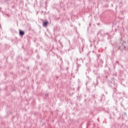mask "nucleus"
<instances>
[{"mask_svg": "<svg viewBox=\"0 0 128 128\" xmlns=\"http://www.w3.org/2000/svg\"><path fill=\"white\" fill-rule=\"evenodd\" d=\"M124 114L125 116H128V115L126 114V112H124Z\"/></svg>", "mask_w": 128, "mask_h": 128, "instance_id": "a211bd4d", "label": "nucleus"}, {"mask_svg": "<svg viewBox=\"0 0 128 128\" xmlns=\"http://www.w3.org/2000/svg\"><path fill=\"white\" fill-rule=\"evenodd\" d=\"M108 84H112V82L111 81H109Z\"/></svg>", "mask_w": 128, "mask_h": 128, "instance_id": "aec40b11", "label": "nucleus"}, {"mask_svg": "<svg viewBox=\"0 0 128 128\" xmlns=\"http://www.w3.org/2000/svg\"><path fill=\"white\" fill-rule=\"evenodd\" d=\"M8 114H12V111H8Z\"/></svg>", "mask_w": 128, "mask_h": 128, "instance_id": "f8f14e48", "label": "nucleus"}, {"mask_svg": "<svg viewBox=\"0 0 128 128\" xmlns=\"http://www.w3.org/2000/svg\"><path fill=\"white\" fill-rule=\"evenodd\" d=\"M6 14V16H8V18H10V14Z\"/></svg>", "mask_w": 128, "mask_h": 128, "instance_id": "f3484780", "label": "nucleus"}, {"mask_svg": "<svg viewBox=\"0 0 128 128\" xmlns=\"http://www.w3.org/2000/svg\"><path fill=\"white\" fill-rule=\"evenodd\" d=\"M92 98H93V100H96V97L94 95H92Z\"/></svg>", "mask_w": 128, "mask_h": 128, "instance_id": "9d476101", "label": "nucleus"}, {"mask_svg": "<svg viewBox=\"0 0 128 128\" xmlns=\"http://www.w3.org/2000/svg\"><path fill=\"white\" fill-rule=\"evenodd\" d=\"M102 96H104V94H103Z\"/></svg>", "mask_w": 128, "mask_h": 128, "instance_id": "7c9ffc66", "label": "nucleus"}, {"mask_svg": "<svg viewBox=\"0 0 128 128\" xmlns=\"http://www.w3.org/2000/svg\"><path fill=\"white\" fill-rule=\"evenodd\" d=\"M106 34L108 35V33H107V34Z\"/></svg>", "mask_w": 128, "mask_h": 128, "instance_id": "c756f323", "label": "nucleus"}, {"mask_svg": "<svg viewBox=\"0 0 128 128\" xmlns=\"http://www.w3.org/2000/svg\"><path fill=\"white\" fill-rule=\"evenodd\" d=\"M48 20H43L42 21V26L44 28H46V26H48Z\"/></svg>", "mask_w": 128, "mask_h": 128, "instance_id": "f257e3e1", "label": "nucleus"}, {"mask_svg": "<svg viewBox=\"0 0 128 128\" xmlns=\"http://www.w3.org/2000/svg\"><path fill=\"white\" fill-rule=\"evenodd\" d=\"M122 46H123V48H124L125 50H126V46H124V44H123V43L122 44Z\"/></svg>", "mask_w": 128, "mask_h": 128, "instance_id": "39448f33", "label": "nucleus"}, {"mask_svg": "<svg viewBox=\"0 0 128 128\" xmlns=\"http://www.w3.org/2000/svg\"><path fill=\"white\" fill-rule=\"evenodd\" d=\"M35 52H38V50H36Z\"/></svg>", "mask_w": 128, "mask_h": 128, "instance_id": "b1692460", "label": "nucleus"}, {"mask_svg": "<svg viewBox=\"0 0 128 128\" xmlns=\"http://www.w3.org/2000/svg\"><path fill=\"white\" fill-rule=\"evenodd\" d=\"M100 62L101 64H104V61H102V60H100Z\"/></svg>", "mask_w": 128, "mask_h": 128, "instance_id": "2eb2a0df", "label": "nucleus"}, {"mask_svg": "<svg viewBox=\"0 0 128 128\" xmlns=\"http://www.w3.org/2000/svg\"><path fill=\"white\" fill-rule=\"evenodd\" d=\"M28 68H30L29 67H28Z\"/></svg>", "mask_w": 128, "mask_h": 128, "instance_id": "bb28decb", "label": "nucleus"}, {"mask_svg": "<svg viewBox=\"0 0 128 128\" xmlns=\"http://www.w3.org/2000/svg\"><path fill=\"white\" fill-rule=\"evenodd\" d=\"M114 92H116V88L114 87Z\"/></svg>", "mask_w": 128, "mask_h": 128, "instance_id": "0eeeda50", "label": "nucleus"}, {"mask_svg": "<svg viewBox=\"0 0 128 128\" xmlns=\"http://www.w3.org/2000/svg\"><path fill=\"white\" fill-rule=\"evenodd\" d=\"M90 26H92V23L89 24V26H90Z\"/></svg>", "mask_w": 128, "mask_h": 128, "instance_id": "412c9836", "label": "nucleus"}, {"mask_svg": "<svg viewBox=\"0 0 128 128\" xmlns=\"http://www.w3.org/2000/svg\"><path fill=\"white\" fill-rule=\"evenodd\" d=\"M124 42V44H126V42Z\"/></svg>", "mask_w": 128, "mask_h": 128, "instance_id": "a878e982", "label": "nucleus"}, {"mask_svg": "<svg viewBox=\"0 0 128 128\" xmlns=\"http://www.w3.org/2000/svg\"><path fill=\"white\" fill-rule=\"evenodd\" d=\"M45 96H46V98H48V93H46L45 94Z\"/></svg>", "mask_w": 128, "mask_h": 128, "instance_id": "1a4fd4ad", "label": "nucleus"}, {"mask_svg": "<svg viewBox=\"0 0 128 128\" xmlns=\"http://www.w3.org/2000/svg\"><path fill=\"white\" fill-rule=\"evenodd\" d=\"M36 58H37L38 59V60H40V55H38V54L37 56H36Z\"/></svg>", "mask_w": 128, "mask_h": 128, "instance_id": "9b49d317", "label": "nucleus"}, {"mask_svg": "<svg viewBox=\"0 0 128 128\" xmlns=\"http://www.w3.org/2000/svg\"><path fill=\"white\" fill-rule=\"evenodd\" d=\"M120 42H122V38H120Z\"/></svg>", "mask_w": 128, "mask_h": 128, "instance_id": "4be33fe9", "label": "nucleus"}, {"mask_svg": "<svg viewBox=\"0 0 128 128\" xmlns=\"http://www.w3.org/2000/svg\"><path fill=\"white\" fill-rule=\"evenodd\" d=\"M101 66H102V64H101Z\"/></svg>", "mask_w": 128, "mask_h": 128, "instance_id": "393cba45", "label": "nucleus"}, {"mask_svg": "<svg viewBox=\"0 0 128 128\" xmlns=\"http://www.w3.org/2000/svg\"><path fill=\"white\" fill-rule=\"evenodd\" d=\"M116 48H117V50H120V45L116 46Z\"/></svg>", "mask_w": 128, "mask_h": 128, "instance_id": "423d86ee", "label": "nucleus"}, {"mask_svg": "<svg viewBox=\"0 0 128 128\" xmlns=\"http://www.w3.org/2000/svg\"><path fill=\"white\" fill-rule=\"evenodd\" d=\"M106 78H108V76H106Z\"/></svg>", "mask_w": 128, "mask_h": 128, "instance_id": "5701e85b", "label": "nucleus"}, {"mask_svg": "<svg viewBox=\"0 0 128 128\" xmlns=\"http://www.w3.org/2000/svg\"><path fill=\"white\" fill-rule=\"evenodd\" d=\"M68 68H66V70H68Z\"/></svg>", "mask_w": 128, "mask_h": 128, "instance_id": "cd10ccee", "label": "nucleus"}, {"mask_svg": "<svg viewBox=\"0 0 128 128\" xmlns=\"http://www.w3.org/2000/svg\"><path fill=\"white\" fill-rule=\"evenodd\" d=\"M15 8V6H12V8Z\"/></svg>", "mask_w": 128, "mask_h": 128, "instance_id": "dca6fc26", "label": "nucleus"}, {"mask_svg": "<svg viewBox=\"0 0 128 128\" xmlns=\"http://www.w3.org/2000/svg\"><path fill=\"white\" fill-rule=\"evenodd\" d=\"M94 74H96V76H98V74H100V73H98V70H94Z\"/></svg>", "mask_w": 128, "mask_h": 128, "instance_id": "7ed1b4c3", "label": "nucleus"}, {"mask_svg": "<svg viewBox=\"0 0 128 128\" xmlns=\"http://www.w3.org/2000/svg\"><path fill=\"white\" fill-rule=\"evenodd\" d=\"M76 70H78V69L77 68Z\"/></svg>", "mask_w": 128, "mask_h": 128, "instance_id": "c85d7f7f", "label": "nucleus"}, {"mask_svg": "<svg viewBox=\"0 0 128 128\" xmlns=\"http://www.w3.org/2000/svg\"><path fill=\"white\" fill-rule=\"evenodd\" d=\"M96 83L94 84V88H96V86H98V80H96Z\"/></svg>", "mask_w": 128, "mask_h": 128, "instance_id": "20e7f679", "label": "nucleus"}, {"mask_svg": "<svg viewBox=\"0 0 128 128\" xmlns=\"http://www.w3.org/2000/svg\"><path fill=\"white\" fill-rule=\"evenodd\" d=\"M120 28L119 26H117V28H115V32H116V30H118V28Z\"/></svg>", "mask_w": 128, "mask_h": 128, "instance_id": "ddd939ff", "label": "nucleus"}, {"mask_svg": "<svg viewBox=\"0 0 128 128\" xmlns=\"http://www.w3.org/2000/svg\"><path fill=\"white\" fill-rule=\"evenodd\" d=\"M42 62H39V65L42 66Z\"/></svg>", "mask_w": 128, "mask_h": 128, "instance_id": "4468645a", "label": "nucleus"}, {"mask_svg": "<svg viewBox=\"0 0 128 128\" xmlns=\"http://www.w3.org/2000/svg\"><path fill=\"white\" fill-rule=\"evenodd\" d=\"M96 56H97V57L98 58H100V54H96Z\"/></svg>", "mask_w": 128, "mask_h": 128, "instance_id": "6e6552de", "label": "nucleus"}, {"mask_svg": "<svg viewBox=\"0 0 128 128\" xmlns=\"http://www.w3.org/2000/svg\"><path fill=\"white\" fill-rule=\"evenodd\" d=\"M4 2H10V0H4Z\"/></svg>", "mask_w": 128, "mask_h": 128, "instance_id": "6ab92c4d", "label": "nucleus"}, {"mask_svg": "<svg viewBox=\"0 0 128 128\" xmlns=\"http://www.w3.org/2000/svg\"><path fill=\"white\" fill-rule=\"evenodd\" d=\"M58 42H60V40H59Z\"/></svg>", "mask_w": 128, "mask_h": 128, "instance_id": "2f4dec72", "label": "nucleus"}, {"mask_svg": "<svg viewBox=\"0 0 128 128\" xmlns=\"http://www.w3.org/2000/svg\"><path fill=\"white\" fill-rule=\"evenodd\" d=\"M24 31L22 30H19V36H24Z\"/></svg>", "mask_w": 128, "mask_h": 128, "instance_id": "f03ea898", "label": "nucleus"}]
</instances>
